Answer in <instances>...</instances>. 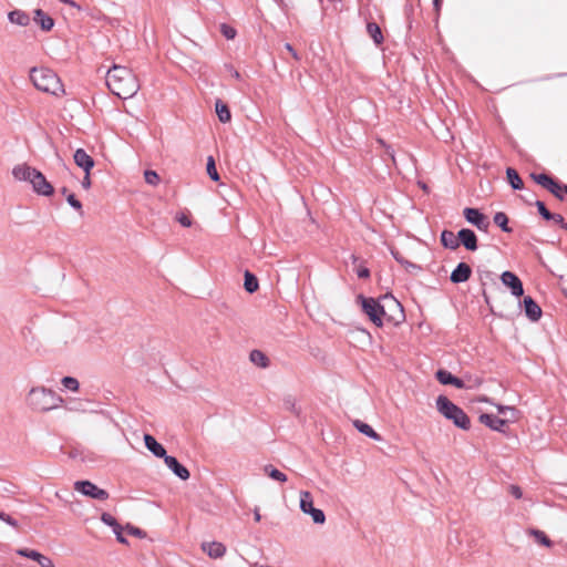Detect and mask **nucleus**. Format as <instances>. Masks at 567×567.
<instances>
[{
  "instance_id": "f257e3e1",
  "label": "nucleus",
  "mask_w": 567,
  "mask_h": 567,
  "mask_svg": "<svg viewBox=\"0 0 567 567\" xmlns=\"http://www.w3.org/2000/svg\"><path fill=\"white\" fill-rule=\"evenodd\" d=\"M357 301L377 327H382L385 322L398 326L404 321L403 307L392 296H384L377 300L359 295Z\"/></svg>"
},
{
  "instance_id": "f03ea898",
  "label": "nucleus",
  "mask_w": 567,
  "mask_h": 567,
  "mask_svg": "<svg viewBox=\"0 0 567 567\" xmlns=\"http://www.w3.org/2000/svg\"><path fill=\"white\" fill-rule=\"evenodd\" d=\"M106 85L121 99L133 97L140 90L137 76L126 66L114 64L106 73Z\"/></svg>"
},
{
  "instance_id": "7ed1b4c3",
  "label": "nucleus",
  "mask_w": 567,
  "mask_h": 567,
  "mask_svg": "<svg viewBox=\"0 0 567 567\" xmlns=\"http://www.w3.org/2000/svg\"><path fill=\"white\" fill-rule=\"evenodd\" d=\"M64 400L45 386H33L25 396V404L34 412H49L62 406Z\"/></svg>"
},
{
  "instance_id": "20e7f679",
  "label": "nucleus",
  "mask_w": 567,
  "mask_h": 567,
  "mask_svg": "<svg viewBox=\"0 0 567 567\" xmlns=\"http://www.w3.org/2000/svg\"><path fill=\"white\" fill-rule=\"evenodd\" d=\"M13 177L19 182H28L32 189L41 196H52L54 188L45 178V176L34 167L28 164H19L12 169Z\"/></svg>"
},
{
  "instance_id": "39448f33",
  "label": "nucleus",
  "mask_w": 567,
  "mask_h": 567,
  "mask_svg": "<svg viewBox=\"0 0 567 567\" xmlns=\"http://www.w3.org/2000/svg\"><path fill=\"white\" fill-rule=\"evenodd\" d=\"M30 81L34 87L54 96L65 94L64 86L55 72L48 68H32L30 70Z\"/></svg>"
},
{
  "instance_id": "423d86ee",
  "label": "nucleus",
  "mask_w": 567,
  "mask_h": 567,
  "mask_svg": "<svg viewBox=\"0 0 567 567\" xmlns=\"http://www.w3.org/2000/svg\"><path fill=\"white\" fill-rule=\"evenodd\" d=\"M437 411L447 420L452 421L457 427L468 430L471 422L464 411L455 405L451 400L444 395L436 399Z\"/></svg>"
},
{
  "instance_id": "0eeeda50",
  "label": "nucleus",
  "mask_w": 567,
  "mask_h": 567,
  "mask_svg": "<svg viewBox=\"0 0 567 567\" xmlns=\"http://www.w3.org/2000/svg\"><path fill=\"white\" fill-rule=\"evenodd\" d=\"M74 489L93 499L105 501L109 498V493L105 489L100 488L90 481H76Z\"/></svg>"
},
{
  "instance_id": "6e6552de",
  "label": "nucleus",
  "mask_w": 567,
  "mask_h": 567,
  "mask_svg": "<svg viewBox=\"0 0 567 567\" xmlns=\"http://www.w3.org/2000/svg\"><path fill=\"white\" fill-rule=\"evenodd\" d=\"M465 219L480 230L486 231L489 227L488 218L476 208H465L463 210Z\"/></svg>"
},
{
  "instance_id": "1a4fd4ad",
  "label": "nucleus",
  "mask_w": 567,
  "mask_h": 567,
  "mask_svg": "<svg viewBox=\"0 0 567 567\" xmlns=\"http://www.w3.org/2000/svg\"><path fill=\"white\" fill-rule=\"evenodd\" d=\"M501 280L504 286L508 287L512 295L515 297H522L524 295V288L520 279L512 271H504L501 275Z\"/></svg>"
},
{
  "instance_id": "9d476101",
  "label": "nucleus",
  "mask_w": 567,
  "mask_h": 567,
  "mask_svg": "<svg viewBox=\"0 0 567 567\" xmlns=\"http://www.w3.org/2000/svg\"><path fill=\"white\" fill-rule=\"evenodd\" d=\"M480 422L494 431L503 433L505 432V427L509 422V419H502L493 414L485 413L480 415Z\"/></svg>"
},
{
  "instance_id": "9b49d317",
  "label": "nucleus",
  "mask_w": 567,
  "mask_h": 567,
  "mask_svg": "<svg viewBox=\"0 0 567 567\" xmlns=\"http://www.w3.org/2000/svg\"><path fill=\"white\" fill-rule=\"evenodd\" d=\"M202 550L213 559H218L225 556L226 546L220 542H204L200 545Z\"/></svg>"
},
{
  "instance_id": "f8f14e48",
  "label": "nucleus",
  "mask_w": 567,
  "mask_h": 567,
  "mask_svg": "<svg viewBox=\"0 0 567 567\" xmlns=\"http://www.w3.org/2000/svg\"><path fill=\"white\" fill-rule=\"evenodd\" d=\"M164 463L181 480L186 481L189 478V471L176 457L166 455Z\"/></svg>"
},
{
  "instance_id": "ddd939ff",
  "label": "nucleus",
  "mask_w": 567,
  "mask_h": 567,
  "mask_svg": "<svg viewBox=\"0 0 567 567\" xmlns=\"http://www.w3.org/2000/svg\"><path fill=\"white\" fill-rule=\"evenodd\" d=\"M73 159L84 173H91V169L94 167V159L83 148H78L74 152Z\"/></svg>"
},
{
  "instance_id": "4468645a",
  "label": "nucleus",
  "mask_w": 567,
  "mask_h": 567,
  "mask_svg": "<svg viewBox=\"0 0 567 567\" xmlns=\"http://www.w3.org/2000/svg\"><path fill=\"white\" fill-rule=\"evenodd\" d=\"M457 238L458 243L467 250L474 251L477 249V238L473 230L463 228L457 233Z\"/></svg>"
},
{
  "instance_id": "2eb2a0df",
  "label": "nucleus",
  "mask_w": 567,
  "mask_h": 567,
  "mask_svg": "<svg viewBox=\"0 0 567 567\" xmlns=\"http://www.w3.org/2000/svg\"><path fill=\"white\" fill-rule=\"evenodd\" d=\"M523 308L527 316V318L532 321H538L542 317L540 307L534 301V299L529 296L525 297L523 300Z\"/></svg>"
},
{
  "instance_id": "dca6fc26",
  "label": "nucleus",
  "mask_w": 567,
  "mask_h": 567,
  "mask_svg": "<svg viewBox=\"0 0 567 567\" xmlns=\"http://www.w3.org/2000/svg\"><path fill=\"white\" fill-rule=\"evenodd\" d=\"M472 274L471 267L465 262H460L451 274V281L454 284L465 282Z\"/></svg>"
},
{
  "instance_id": "f3484780",
  "label": "nucleus",
  "mask_w": 567,
  "mask_h": 567,
  "mask_svg": "<svg viewBox=\"0 0 567 567\" xmlns=\"http://www.w3.org/2000/svg\"><path fill=\"white\" fill-rule=\"evenodd\" d=\"M144 443L146 449L152 452L156 457L165 458L166 450L158 443L151 434H144Z\"/></svg>"
},
{
  "instance_id": "a211bd4d",
  "label": "nucleus",
  "mask_w": 567,
  "mask_h": 567,
  "mask_svg": "<svg viewBox=\"0 0 567 567\" xmlns=\"http://www.w3.org/2000/svg\"><path fill=\"white\" fill-rule=\"evenodd\" d=\"M33 21L45 32L51 31L54 27V20L41 9L34 10Z\"/></svg>"
},
{
  "instance_id": "6ab92c4d",
  "label": "nucleus",
  "mask_w": 567,
  "mask_h": 567,
  "mask_svg": "<svg viewBox=\"0 0 567 567\" xmlns=\"http://www.w3.org/2000/svg\"><path fill=\"white\" fill-rule=\"evenodd\" d=\"M436 379L442 383V384H451V385H454L455 388L457 389H463L465 385H464V382L452 375L449 371L446 370H439L436 372Z\"/></svg>"
},
{
  "instance_id": "aec40b11",
  "label": "nucleus",
  "mask_w": 567,
  "mask_h": 567,
  "mask_svg": "<svg viewBox=\"0 0 567 567\" xmlns=\"http://www.w3.org/2000/svg\"><path fill=\"white\" fill-rule=\"evenodd\" d=\"M8 19L11 23L20 27H27L31 21L30 16L22 10L10 11L8 13Z\"/></svg>"
},
{
  "instance_id": "412c9836",
  "label": "nucleus",
  "mask_w": 567,
  "mask_h": 567,
  "mask_svg": "<svg viewBox=\"0 0 567 567\" xmlns=\"http://www.w3.org/2000/svg\"><path fill=\"white\" fill-rule=\"evenodd\" d=\"M442 245L450 249H456L460 246L457 235L451 230H443L441 234Z\"/></svg>"
},
{
  "instance_id": "4be33fe9",
  "label": "nucleus",
  "mask_w": 567,
  "mask_h": 567,
  "mask_svg": "<svg viewBox=\"0 0 567 567\" xmlns=\"http://www.w3.org/2000/svg\"><path fill=\"white\" fill-rule=\"evenodd\" d=\"M353 425L360 433L367 435L368 437L375 441H381V436L369 424L360 420H355Z\"/></svg>"
},
{
  "instance_id": "5701e85b",
  "label": "nucleus",
  "mask_w": 567,
  "mask_h": 567,
  "mask_svg": "<svg viewBox=\"0 0 567 567\" xmlns=\"http://www.w3.org/2000/svg\"><path fill=\"white\" fill-rule=\"evenodd\" d=\"M300 496V509L303 514H308L315 506H313V498L310 492L308 491H301L299 493Z\"/></svg>"
},
{
  "instance_id": "b1692460",
  "label": "nucleus",
  "mask_w": 567,
  "mask_h": 567,
  "mask_svg": "<svg viewBox=\"0 0 567 567\" xmlns=\"http://www.w3.org/2000/svg\"><path fill=\"white\" fill-rule=\"evenodd\" d=\"M264 473L266 475H268L270 478L279 482V483H285L287 482V475L285 473H282L281 471L277 470L276 467H274L272 465L268 464V465H265L264 466Z\"/></svg>"
},
{
  "instance_id": "393cba45",
  "label": "nucleus",
  "mask_w": 567,
  "mask_h": 567,
  "mask_svg": "<svg viewBox=\"0 0 567 567\" xmlns=\"http://www.w3.org/2000/svg\"><path fill=\"white\" fill-rule=\"evenodd\" d=\"M215 109L217 116L221 123H228L230 121L231 114L226 104H224L221 101H217Z\"/></svg>"
},
{
  "instance_id": "a878e982",
  "label": "nucleus",
  "mask_w": 567,
  "mask_h": 567,
  "mask_svg": "<svg viewBox=\"0 0 567 567\" xmlns=\"http://www.w3.org/2000/svg\"><path fill=\"white\" fill-rule=\"evenodd\" d=\"M367 32L373 39L375 44H381L383 41V35L380 27L375 22H369L367 24Z\"/></svg>"
},
{
  "instance_id": "bb28decb",
  "label": "nucleus",
  "mask_w": 567,
  "mask_h": 567,
  "mask_svg": "<svg viewBox=\"0 0 567 567\" xmlns=\"http://www.w3.org/2000/svg\"><path fill=\"white\" fill-rule=\"evenodd\" d=\"M506 176H507L508 183L511 184V186L514 189H522L523 188V186H524L523 181L519 177V175L516 172V169L508 167L506 169Z\"/></svg>"
},
{
  "instance_id": "cd10ccee",
  "label": "nucleus",
  "mask_w": 567,
  "mask_h": 567,
  "mask_svg": "<svg viewBox=\"0 0 567 567\" xmlns=\"http://www.w3.org/2000/svg\"><path fill=\"white\" fill-rule=\"evenodd\" d=\"M250 361L258 365V367H261V368H267L268 367V358L259 350H252L250 352Z\"/></svg>"
},
{
  "instance_id": "c85d7f7f",
  "label": "nucleus",
  "mask_w": 567,
  "mask_h": 567,
  "mask_svg": "<svg viewBox=\"0 0 567 567\" xmlns=\"http://www.w3.org/2000/svg\"><path fill=\"white\" fill-rule=\"evenodd\" d=\"M244 287L249 293H252L258 289V280L256 276L248 270L245 272Z\"/></svg>"
},
{
  "instance_id": "c756f323",
  "label": "nucleus",
  "mask_w": 567,
  "mask_h": 567,
  "mask_svg": "<svg viewBox=\"0 0 567 567\" xmlns=\"http://www.w3.org/2000/svg\"><path fill=\"white\" fill-rule=\"evenodd\" d=\"M528 534L533 536L538 544L545 547H551L553 543L544 532L538 529H530Z\"/></svg>"
},
{
  "instance_id": "7c9ffc66",
  "label": "nucleus",
  "mask_w": 567,
  "mask_h": 567,
  "mask_svg": "<svg viewBox=\"0 0 567 567\" xmlns=\"http://www.w3.org/2000/svg\"><path fill=\"white\" fill-rule=\"evenodd\" d=\"M530 177L540 186L548 189L553 185V178L546 174H532Z\"/></svg>"
},
{
  "instance_id": "2f4dec72",
  "label": "nucleus",
  "mask_w": 567,
  "mask_h": 567,
  "mask_svg": "<svg viewBox=\"0 0 567 567\" xmlns=\"http://www.w3.org/2000/svg\"><path fill=\"white\" fill-rule=\"evenodd\" d=\"M61 384L64 386V389L72 391V392H78L80 389L79 381L73 377L62 378Z\"/></svg>"
},
{
  "instance_id": "473e14b6",
  "label": "nucleus",
  "mask_w": 567,
  "mask_h": 567,
  "mask_svg": "<svg viewBox=\"0 0 567 567\" xmlns=\"http://www.w3.org/2000/svg\"><path fill=\"white\" fill-rule=\"evenodd\" d=\"M548 190L554 194L557 198L563 199L564 194H567V185H561L556 181H553V185L548 188Z\"/></svg>"
},
{
  "instance_id": "72a5a7b5",
  "label": "nucleus",
  "mask_w": 567,
  "mask_h": 567,
  "mask_svg": "<svg viewBox=\"0 0 567 567\" xmlns=\"http://www.w3.org/2000/svg\"><path fill=\"white\" fill-rule=\"evenodd\" d=\"M206 171L213 181L217 182L219 179V174L216 169V164L213 156H209L207 158Z\"/></svg>"
},
{
  "instance_id": "f704fd0d",
  "label": "nucleus",
  "mask_w": 567,
  "mask_h": 567,
  "mask_svg": "<svg viewBox=\"0 0 567 567\" xmlns=\"http://www.w3.org/2000/svg\"><path fill=\"white\" fill-rule=\"evenodd\" d=\"M494 223L506 233H509L512 230L511 228L507 227L508 218L505 213H496L494 216Z\"/></svg>"
},
{
  "instance_id": "c9c22d12",
  "label": "nucleus",
  "mask_w": 567,
  "mask_h": 567,
  "mask_svg": "<svg viewBox=\"0 0 567 567\" xmlns=\"http://www.w3.org/2000/svg\"><path fill=\"white\" fill-rule=\"evenodd\" d=\"M145 182L151 186H157L161 182L158 174L155 171L147 169L144 172Z\"/></svg>"
},
{
  "instance_id": "e433bc0d",
  "label": "nucleus",
  "mask_w": 567,
  "mask_h": 567,
  "mask_svg": "<svg viewBox=\"0 0 567 567\" xmlns=\"http://www.w3.org/2000/svg\"><path fill=\"white\" fill-rule=\"evenodd\" d=\"M307 515H310L315 524H323L326 522V515L324 513L313 507Z\"/></svg>"
},
{
  "instance_id": "4c0bfd02",
  "label": "nucleus",
  "mask_w": 567,
  "mask_h": 567,
  "mask_svg": "<svg viewBox=\"0 0 567 567\" xmlns=\"http://www.w3.org/2000/svg\"><path fill=\"white\" fill-rule=\"evenodd\" d=\"M498 413L504 415V419H509V421L515 420L516 410L512 406L497 405Z\"/></svg>"
},
{
  "instance_id": "58836bf2",
  "label": "nucleus",
  "mask_w": 567,
  "mask_h": 567,
  "mask_svg": "<svg viewBox=\"0 0 567 567\" xmlns=\"http://www.w3.org/2000/svg\"><path fill=\"white\" fill-rule=\"evenodd\" d=\"M66 202L71 207H73L79 213L80 216H83L82 204L80 200L75 198L74 194H68Z\"/></svg>"
},
{
  "instance_id": "ea45409f",
  "label": "nucleus",
  "mask_w": 567,
  "mask_h": 567,
  "mask_svg": "<svg viewBox=\"0 0 567 567\" xmlns=\"http://www.w3.org/2000/svg\"><path fill=\"white\" fill-rule=\"evenodd\" d=\"M220 32L228 40H233L237 34L236 30L233 27L225 23L220 25Z\"/></svg>"
},
{
  "instance_id": "a19ab883",
  "label": "nucleus",
  "mask_w": 567,
  "mask_h": 567,
  "mask_svg": "<svg viewBox=\"0 0 567 567\" xmlns=\"http://www.w3.org/2000/svg\"><path fill=\"white\" fill-rule=\"evenodd\" d=\"M175 219L183 226V227H190L193 221L188 214L186 213H178L175 217Z\"/></svg>"
},
{
  "instance_id": "79ce46f5",
  "label": "nucleus",
  "mask_w": 567,
  "mask_h": 567,
  "mask_svg": "<svg viewBox=\"0 0 567 567\" xmlns=\"http://www.w3.org/2000/svg\"><path fill=\"white\" fill-rule=\"evenodd\" d=\"M101 520L107 526L112 527V529L117 528L118 523L116 519L109 513H103L101 516Z\"/></svg>"
},
{
  "instance_id": "37998d69",
  "label": "nucleus",
  "mask_w": 567,
  "mask_h": 567,
  "mask_svg": "<svg viewBox=\"0 0 567 567\" xmlns=\"http://www.w3.org/2000/svg\"><path fill=\"white\" fill-rule=\"evenodd\" d=\"M537 209H538V213L547 220L550 219L551 217V213L546 208L545 204L540 200H537L535 203Z\"/></svg>"
},
{
  "instance_id": "c03bdc74",
  "label": "nucleus",
  "mask_w": 567,
  "mask_h": 567,
  "mask_svg": "<svg viewBox=\"0 0 567 567\" xmlns=\"http://www.w3.org/2000/svg\"><path fill=\"white\" fill-rule=\"evenodd\" d=\"M82 187L87 190L91 188L92 182H91V173H84V177L81 182Z\"/></svg>"
},
{
  "instance_id": "a18cd8bd",
  "label": "nucleus",
  "mask_w": 567,
  "mask_h": 567,
  "mask_svg": "<svg viewBox=\"0 0 567 567\" xmlns=\"http://www.w3.org/2000/svg\"><path fill=\"white\" fill-rule=\"evenodd\" d=\"M114 534L116 535V539L121 543V544H127V540L126 538L122 535V527L121 525L118 524L117 525V528H114L113 529Z\"/></svg>"
},
{
  "instance_id": "49530a36",
  "label": "nucleus",
  "mask_w": 567,
  "mask_h": 567,
  "mask_svg": "<svg viewBox=\"0 0 567 567\" xmlns=\"http://www.w3.org/2000/svg\"><path fill=\"white\" fill-rule=\"evenodd\" d=\"M41 567H54V564L52 561V559H50L49 557L42 555V557L39 559V563H38Z\"/></svg>"
},
{
  "instance_id": "de8ad7c7",
  "label": "nucleus",
  "mask_w": 567,
  "mask_h": 567,
  "mask_svg": "<svg viewBox=\"0 0 567 567\" xmlns=\"http://www.w3.org/2000/svg\"><path fill=\"white\" fill-rule=\"evenodd\" d=\"M34 553H35V550L27 549V548H21V549L17 550L18 555L30 558V559H32Z\"/></svg>"
},
{
  "instance_id": "09e8293b",
  "label": "nucleus",
  "mask_w": 567,
  "mask_h": 567,
  "mask_svg": "<svg viewBox=\"0 0 567 567\" xmlns=\"http://www.w3.org/2000/svg\"><path fill=\"white\" fill-rule=\"evenodd\" d=\"M0 519L6 522L7 524L16 527L17 526V522L9 515L4 514V513H1L0 512Z\"/></svg>"
},
{
  "instance_id": "8fccbe9b",
  "label": "nucleus",
  "mask_w": 567,
  "mask_h": 567,
  "mask_svg": "<svg viewBox=\"0 0 567 567\" xmlns=\"http://www.w3.org/2000/svg\"><path fill=\"white\" fill-rule=\"evenodd\" d=\"M549 220H553L555 224H561V226L567 229V224H564V218L561 215L551 214V217Z\"/></svg>"
},
{
  "instance_id": "3c124183",
  "label": "nucleus",
  "mask_w": 567,
  "mask_h": 567,
  "mask_svg": "<svg viewBox=\"0 0 567 567\" xmlns=\"http://www.w3.org/2000/svg\"><path fill=\"white\" fill-rule=\"evenodd\" d=\"M126 528H127V532L134 536H138V537L143 536V532L137 527L127 525Z\"/></svg>"
},
{
  "instance_id": "603ef678",
  "label": "nucleus",
  "mask_w": 567,
  "mask_h": 567,
  "mask_svg": "<svg viewBox=\"0 0 567 567\" xmlns=\"http://www.w3.org/2000/svg\"><path fill=\"white\" fill-rule=\"evenodd\" d=\"M357 275H358L359 278H368L370 276V271L365 267H360L357 270Z\"/></svg>"
},
{
  "instance_id": "864d4df0",
  "label": "nucleus",
  "mask_w": 567,
  "mask_h": 567,
  "mask_svg": "<svg viewBox=\"0 0 567 567\" xmlns=\"http://www.w3.org/2000/svg\"><path fill=\"white\" fill-rule=\"evenodd\" d=\"M511 493L513 496H515L516 498H520L522 497V491L518 486H511Z\"/></svg>"
},
{
  "instance_id": "5fc2aeb1",
  "label": "nucleus",
  "mask_w": 567,
  "mask_h": 567,
  "mask_svg": "<svg viewBox=\"0 0 567 567\" xmlns=\"http://www.w3.org/2000/svg\"><path fill=\"white\" fill-rule=\"evenodd\" d=\"M285 48L289 51V53H291V55H292L296 60H299V55H298V53L293 50V48L291 47V44L286 43Z\"/></svg>"
},
{
  "instance_id": "6e6d98bb",
  "label": "nucleus",
  "mask_w": 567,
  "mask_h": 567,
  "mask_svg": "<svg viewBox=\"0 0 567 567\" xmlns=\"http://www.w3.org/2000/svg\"><path fill=\"white\" fill-rule=\"evenodd\" d=\"M59 1L62 2V3L69 4V6L78 9V10L81 9V7L75 1H73V0H59Z\"/></svg>"
},
{
  "instance_id": "4d7b16f0",
  "label": "nucleus",
  "mask_w": 567,
  "mask_h": 567,
  "mask_svg": "<svg viewBox=\"0 0 567 567\" xmlns=\"http://www.w3.org/2000/svg\"><path fill=\"white\" fill-rule=\"evenodd\" d=\"M408 270L412 271V270H415V269H419V267L410 261H405V264L403 265Z\"/></svg>"
},
{
  "instance_id": "13d9d810",
  "label": "nucleus",
  "mask_w": 567,
  "mask_h": 567,
  "mask_svg": "<svg viewBox=\"0 0 567 567\" xmlns=\"http://www.w3.org/2000/svg\"><path fill=\"white\" fill-rule=\"evenodd\" d=\"M392 255H393V257H394V258H395L400 264H402V265H404V264H405V261H406V260H405V259H403V258L400 256V254H399V252H394V251H392Z\"/></svg>"
},
{
  "instance_id": "bf43d9fd",
  "label": "nucleus",
  "mask_w": 567,
  "mask_h": 567,
  "mask_svg": "<svg viewBox=\"0 0 567 567\" xmlns=\"http://www.w3.org/2000/svg\"><path fill=\"white\" fill-rule=\"evenodd\" d=\"M231 75L236 79V80H239L240 79V73L237 71V70H234L231 69Z\"/></svg>"
},
{
  "instance_id": "052dcab7",
  "label": "nucleus",
  "mask_w": 567,
  "mask_h": 567,
  "mask_svg": "<svg viewBox=\"0 0 567 567\" xmlns=\"http://www.w3.org/2000/svg\"><path fill=\"white\" fill-rule=\"evenodd\" d=\"M41 557H42V554L35 550V553H34V555H33L32 559H33V560H35L37 563H39V559H40Z\"/></svg>"
},
{
  "instance_id": "680f3d73",
  "label": "nucleus",
  "mask_w": 567,
  "mask_h": 567,
  "mask_svg": "<svg viewBox=\"0 0 567 567\" xmlns=\"http://www.w3.org/2000/svg\"><path fill=\"white\" fill-rule=\"evenodd\" d=\"M386 153L391 156L392 161L394 162L395 159H394L393 151L390 147H388Z\"/></svg>"
},
{
  "instance_id": "e2e57ef3",
  "label": "nucleus",
  "mask_w": 567,
  "mask_h": 567,
  "mask_svg": "<svg viewBox=\"0 0 567 567\" xmlns=\"http://www.w3.org/2000/svg\"><path fill=\"white\" fill-rule=\"evenodd\" d=\"M260 518H261V516H260L259 512H258V511H256V512H255V520H256V522H259V520H260Z\"/></svg>"
},
{
  "instance_id": "0e129e2a",
  "label": "nucleus",
  "mask_w": 567,
  "mask_h": 567,
  "mask_svg": "<svg viewBox=\"0 0 567 567\" xmlns=\"http://www.w3.org/2000/svg\"><path fill=\"white\" fill-rule=\"evenodd\" d=\"M288 402H289V406L291 408V410L295 411V408H296L295 402H290V401H288Z\"/></svg>"
},
{
  "instance_id": "69168bd1",
  "label": "nucleus",
  "mask_w": 567,
  "mask_h": 567,
  "mask_svg": "<svg viewBox=\"0 0 567 567\" xmlns=\"http://www.w3.org/2000/svg\"><path fill=\"white\" fill-rule=\"evenodd\" d=\"M440 1H441V0H434V1H433V2H434V6H435L436 8H439V6H440Z\"/></svg>"
},
{
  "instance_id": "338daca9",
  "label": "nucleus",
  "mask_w": 567,
  "mask_h": 567,
  "mask_svg": "<svg viewBox=\"0 0 567 567\" xmlns=\"http://www.w3.org/2000/svg\"><path fill=\"white\" fill-rule=\"evenodd\" d=\"M250 567H267V566L258 565V564H254V565H251Z\"/></svg>"
},
{
  "instance_id": "774afa93",
  "label": "nucleus",
  "mask_w": 567,
  "mask_h": 567,
  "mask_svg": "<svg viewBox=\"0 0 567 567\" xmlns=\"http://www.w3.org/2000/svg\"><path fill=\"white\" fill-rule=\"evenodd\" d=\"M66 193H68V189H66L65 187H64V188H62V194H63V195H68Z\"/></svg>"
}]
</instances>
